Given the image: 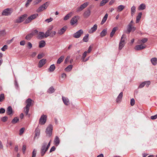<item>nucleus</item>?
Listing matches in <instances>:
<instances>
[{
	"label": "nucleus",
	"mask_w": 157,
	"mask_h": 157,
	"mask_svg": "<svg viewBox=\"0 0 157 157\" xmlns=\"http://www.w3.org/2000/svg\"><path fill=\"white\" fill-rule=\"evenodd\" d=\"M36 151L34 149L32 152V157H35L36 155Z\"/></svg>",
	"instance_id": "nucleus-56"
},
{
	"label": "nucleus",
	"mask_w": 157,
	"mask_h": 157,
	"mask_svg": "<svg viewBox=\"0 0 157 157\" xmlns=\"http://www.w3.org/2000/svg\"><path fill=\"white\" fill-rule=\"evenodd\" d=\"M72 65H69L65 69V70L67 71H69L72 69Z\"/></svg>",
	"instance_id": "nucleus-37"
},
{
	"label": "nucleus",
	"mask_w": 157,
	"mask_h": 157,
	"mask_svg": "<svg viewBox=\"0 0 157 157\" xmlns=\"http://www.w3.org/2000/svg\"><path fill=\"white\" fill-rule=\"evenodd\" d=\"M147 40L148 39L147 38H145L142 39L141 40H139L138 43L141 44V43H146L147 41Z\"/></svg>",
	"instance_id": "nucleus-34"
},
{
	"label": "nucleus",
	"mask_w": 157,
	"mask_h": 157,
	"mask_svg": "<svg viewBox=\"0 0 157 157\" xmlns=\"http://www.w3.org/2000/svg\"><path fill=\"white\" fill-rule=\"evenodd\" d=\"M107 33V30L104 29L100 33V36L101 37L105 36Z\"/></svg>",
	"instance_id": "nucleus-24"
},
{
	"label": "nucleus",
	"mask_w": 157,
	"mask_h": 157,
	"mask_svg": "<svg viewBox=\"0 0 157 157\" xmlns=\"http://www.w3.org/2000/svg\"><path fill=\"white\" fill-rule=\"evenodd\" d=\"M89 2H86L82 4L80 6L77 8V12H79L82 10H83L84 8L86 7L87 6L89 5Z\"/></svg>",
	"instance_id": "nucleus-6"
},
{
	"label": "nucleus",
	"mask_w": 157,
	"mask_h": 157,
	"mask_svg": "<svg viewBox=\"0 0 157 157\" xmlns=\"http://www.w3.org/2000/svg\"><path fill=\"white\" fill-rule=\"evenodd\" d=\"M83 33V30L82 29H80L74 33L73 36L75 38H78Z\"/></svg>",
	"instance_id": "nucleus-10"
},
{
	"label": "nucleus",
	"mask_w": 157,
	"mask_h": 157,
	"mask_svg": "<svg viewBox=\"0 0 157 157\" xmlns=\"http://www.w3.org/2000/svg\"><path fill=\"white\" fill-rule=\"evenodd\" d=\"M46 44L45 42L43 40H41L39 43V47L40 48H43L44 47Z\"/></svg>",
	"instance_id": "nucleus-22"
},
{
	"label": "nucleus",
	"mask_w": 157,
	"mask_h": 157,
	"mask_svg": "<svg viewBox=\"0 0 157 157\" xmlns=\"http://www.w3.org/2000/svg\"><path fill=\"white\" fill-rule=\"evenodd\" d=\"M8 46L7 45H4L3 47L1 48V50L3 51H5V50L7 49Z\"/></svg>",
	"instance_id": "nucleus-55"
},
{
	"label": "nucleus",
	"mask_w": 157,
	"mask_h": 157,
	"mask_svg": "<svg viewBox=\"0 0 157 157\" xmlns=\"http://www.w3.org/2000/svg\"><path fill=\"white\" fill-rule=\"evenodd\" d=\"M13 11V9L11 8H7L4 10L2 13V15L4 16H8L10 15Z\"/></svg>",
	"instance_id": "nucleus-4"
},
{
	"label": "nucleus",
	"mask_w": 157,
	"mask_h": 157,
	"mask_svg": "<svg viewBox=\"0 0 157 157\" xmlns=\"http://www.w3.org/2000/svg\"><path fill=\"white\" fill-rule=\"evenodd\" d=\"M38 16V13H35L31 15L25 20V24H28L32 20L36 18Z\"/></svg>",
	"instance_id": "nucleus-3"
},
{
	"label": "nucleus",
	"mask_w": 157,
	"mask_h": 157,
	"mask_svg": "<svg viewBox=\"0 0 157 157\" xmlns=\"http://www.w3.org/2000/svg\"><path fill=\"white\" fill-rule=\"evenodd\" d=\"M123 92H121L119 95L118 96L117 99H116V101L117 103L119 102L120 100L123 97Z\"/></svg>",
	"instance_id": "nucleus-23"
},
{
	"label": "nucleus",
	"mask_w": 157,
	"mask_h": 157,
	"mask_svg": "<svg viewBox=\"0 0 157 157\" xmlns=\"http://www.w3.org/2000/svg\"><path fill=\"white\" fill-rule=\"evenodd\" d=\"M56 150V148L55 146H53L52 147L50 150V152L51 153L53 151H54Z\"/></svg>",
	"instance_id": "nucleus-63"
},
{
	"label": "nucleus",
	"mask_w": 157,
	"mask_h": 157,
	"mask_svg": "<svg viewBox=\"0 0 157 157\" xmlns=\"http://www.w3.org/2000/svg\"><path fill=\"white\" fill-rule=\"evenodd\" d=\"M145 85V83L144 82H143L141 83L139 85V88H142Z\"/></svg>",
	"instance_id": "nucleus-58"
},
{
	"label": "nucleus",
	"mask_w": 157,
	"mask_h": 157,
	"mask_svg": "<svg viewBox=\"0 0 157 157\" xmlns=\"http://www.w3.org/2000/svg\"><path fill=\"white\" fill-rule=\"evenodd\" d=\"M136 8L134 6H133L131 8V13L132 15V14L134 13L136 11Z\"/></svg>",
	"instance_id": "nucleus-43"
},
{
	"label": "nucleus",
	"mask_w": 157,
	"mask_h": 157,
	"mask_svg": "<svg viewBox=\"0 0 157 157\" xmlns=\"http://www.w3.org/2000/svg\"><path fill=\"white\" fill-rule=\"evenodd\" d=\"M132 25L128 24L127 26V33L129 34L132 31Z\"/></svg>",
	"instance_id": "nucleus-20"
},
{
	"label": "nucleus",
	"mask_w": 157,
	"mask_h": 157,
	"mask_svg": "<svg viewBox=\"0 0 157 157\" xmlns=\"http://www.w3.org/2000/svg\"><path fill=\"white\" fill-rule=\"evenodd\" d=\"M157 118V114L154 116H152L151 117V119L152 120L155 119Z\"/></svg>",
	"instance_id": "nucleus-61"
},
{
	"label": "nucleus",
	"mask_w": 157,
	"mask_h": 157,
	"mask_svg": "<svg viewBox=\"0 0 157 157\" xmlns=\"http://www.w3.org/2000/svg\"><path fill=\"white\" fill-rule=\"evenodd\" d=\"M5 99L4 94H2L0 95V101L2 102Z\"/></svg>",
	"instance_id": "nucleus-45"
},
{
	"label": "nucleus",
	"mask_w": 157,
	"mask_h": 157,
	"mask_svg": "<svg viewBox=\"0 0 157 157\" xmlns=\"http://www.w3.org/2000/svg\"><path fill=\"white\" fill-rule=\"evenodd\" d=\"M13 112V111L11 107V106L8 107L6 109V113L8 115H10V116H12V115Z\"/></svg>",
	"instance_id": "nucleus-16"
},
{
	"label": "nucleus",
	"mask_w": 157,
	"mask_h": 157,
	"mask_svg": "<svg viewBox=\"0 0 157 157\" xmlns=\"http://www.w3.org/2000/svg\"><path fill=\"white\" fill-rule=\"evenodd\" d=\"M55 69V65L53 64L50 66V67L48 69L49 71L50 72L53 71Z\"/></svg>",
	"instance_id": "nucleus-33"
},
{
	"label": "nucleus",
	"mask_w": 157,
	"mask_h": 157,
	"mask_svg": "<svg viewBox=\"0 0 157 157\" xmlns=\"http://www.w3.org/2000/svg\"><path fill=\"white\" fill-rule=\"evenodd\" d=\"M146 47V45H143L142 44H141L136 46L135 49L136 50H140L145 48Z\"/></svg>",
	"instance_id": "nucleus-15"
},
{
	"label": "nucleus",
	"mask_w": 157,
	"mask_h": 157,
	"mask_svg": "<svg viewBox=\"0 0 157 157\" xmlns=\"http://www.w3.org/2000/svg\"><path fill=\"white\" fill-rule=\"evenodd\" d=\"M38 33V31L36 29H35L30 33L33 36L36 34Z\"/></svg>",
	"instance_id": "nucleus-44"
},
{
	"label": "nucleus",
	"mask_w": 157,
	"mask_h": 157,
	"mask_svg": "<svg viewBox=\"0 0 157 157\" xmlns=\"http://www.w3.org/2000/svg\"><path fill=\"white\" fill-rule=\"evenodd\" d=\"M71 16V13H69L67 14L64 18V20H67Z\"/></svg>",
	"instance_id": "nucleus-35"
},
{
	"label": "nucleus",
	"mask_w": 157,
	"mask_h": 157,
	"mask_svg": "<svg viewBox=\"0 0 157 157\" xmlns=\"http://www.w3.org/2000/svg\"><path fill=\"white\" fill-rule=\"evenodd\" d=\"M25 130V128H21L20 130L19 134L20 135H21L22 134H23Z\"/></svg>",
	"instance_id": "nucleus-52"
},
{
	"label": "nucleus",
	"mask_w": 157,
	"mask_h": 157,
	"mask_svg": "<svg viewBox=\"0 0 157 157\" xmlns=\"http://www.w3.org/2000/svg\"><path fill=\"white\" fill-rule=\"evenodd\" d=\"M64 56H62L58 59L57 61V64H60L63 60L64 59Z\"/></svg>",
	"instance_id": "nucleus-28"
},
{
	"label": "nucleus",
	"mask_w": 157,
	"mask_h": 157,
	"mask_svg": "<svg viewBox=\"0 0 157 157\" xmlns=\"http://www.w3.org/2000/svg\"><path fill=\"white\" fill-rule=\"evenodd\" d=\"M151 61L153 65H155L157 64V59L156 58H152L151 59Z\"/></svg>",
	"instance_id": "nucleus-26"
},
{
	"label": "nucleus",
	"mask_w": 157,
	"mask_h": 157,
	"mask_svg": "<svg viewBox=\"0 0 157 157\" xmlns=\"http://www.w3.org/2000/svg\"><path fill=\"white\" fill-rule=\"evenodd\" d=\"M47 3L48 2H46L40 6L36 10V12L39 13L41 12L46 9L48 6Z\"/></svg>",
	"instance_id": "nucleus-7"
},
{
	"label": "nucleus",
	"mask_w": 157,
	"mask_h": 157,
	"mask_svg": "<svg viewBox=\"0 0 157 157\" xmlns=\"http://www.w3.org/2000/svg\"><path fill=\"white\" fill-rule=\"evenodd\" d=\"M94 7V6L93 5H90L87 9L89 10L90 11Z\"/></svg>",
	"instance_id": "nucleus-64"
},
{
	"label": "nucleus",
	"mask_w": 157,
	"mask_h": 157,
	"mask_svg": "<svg viewBox=\"0 0 157 157\" xmlns=\"http://www.w3.org/2000/svg\"><path fill=\"white\" fill-rule=\"evenodd\" d=\"M89 36V34H87L84 36L83 39V40L84 42H86L88 41Z\"/></svg>",
	"instance_id": "nucleus-36"
},
{
	"label": "nucleus",
	"mask_w": 157,
	"mask_h": 157,
	"mask_svg": "<svg viewBox=\"0 0 157 157\" xmlns=\"http://www.w3.org/2000/svg\"><path fill=\"white\" fill-rule=\"evenodd\" d=\"M5 112V109L3 108H1L0 109V113H3Z\"/></svg>",
	"instance_id": "nucleus-59"
},
{
	"label": "nucleus",
	"mask_w": 157,
	"mask_h": 157,
	"mask_svg": "<svg viewBox=\"0 0 157 157\" xmlns=\"http://www.w3.org/2000/svg\"><path fill=\"white\" fill-rule=\"evenodd\" d=\"M117 27H115L113 28V30L110 34V36L111 37H113L117 29Z\"/></svg>",
	"instance_id": "nucleus-25"
},
{
	"label": "nucleus",
	"mask_w": 157,
	"mask_h": 157,
	"mask_svg": "<svg viewBox=\"0 0 157 157\" xmlns=\"http://www.w3.org/2000/svg\"><path fill=\"white\" fill-rule=\"evenodd\" d=\"M125 35L124 34H123L122 35V37L121 38V40H120V42H121V43H124L125 44Z\"/></svg>",
	"instance_id": "nucleus-40"
},
{
	"label": "nucleus",
	"mask_w": 157,
	"mask_h": 157,
	"mask_svg": "<svg viewBox=\"0 0 157 157\" xmlns=\"http://www.w3.org/2000/svg\"><path fill=\"white\" fill-rule=\"evenodd\" d=\"M97 24H95L94 26L90 29L88 31V32L90 33H92L96 31L97 29Z\"/></svg>",
	"instance_id": "nucleus-17"
},
{
	"label": "nucleus",
	"mask_w": 157,
	"mask_h": 157,
	"mask_svg": "<svg viewBox=\"0 0 157 157\" xmlns=\"http://www.w3.org/2000/svg\"><path fill=\"white\" fill-rule=\"evenodd\" d=\"M124 6L123 5H120L118 7L117 10L118 11H121L122 10L124 9Z\"/></svg>",
	"instance_id": "nucleus-39"
},
{
	"label": "nucleus",
	"mask_w": 157,
	"mask_h": 157,
	"mask_svg": "<svg viewBox=\"0 0 157 157\" xmlns=\"http://www.w3.org/2000/svg\"><path fill=\"white\" fill-rule=\"evenodd\" d=\"M90 14L91 11L86 9L83 13V16L85 18H88L90 16Z\"/></svg>",
	"instance_id": "nucleus-12"
},
{
	"label": "nucleus",
	"mask_w": 157,
	"mask_h": 157,
	"mask_svg": "<svg viewBox=\"0 0 157 157\" xmlns=\"http://www.w3.org/2000/svg\"><path fill=\"white\" fill-rule=\"evenodd\" d=\"M108 17V14L107 13H106L104 17H103L102 20L101 22V25L103 24L106 21L107 18Z\"/></svg>",
	"instance_id": "nucleus-21"
},
{
	"label": "nucleus",
	"mask_w": 157,
	"mask_h": 157,
	"mask_svg": "<svg viewBox=\"0 0 157 157\" xmlns=\"http://www.w3.org/2000/svg\"><path fill=\"white\" fill-rule=\"evenodd\" d=\"M62 98L64 104L67 105H68L69 102V99L63 96L62 97Z\"/></svg>",
	"instance_id": "nucleus-19"
},
{
	"label": "nucleus",
	"mask_w": 157,
	"mask_h": 157,
	"mask_svg": "<svg viewBox=\"0 0 157 157\" xmlns=\"http://www.w3.org/2000/svg\"><path fill=\"white\" fill-rule=\"evenodd\" d=\"M26 149V146L25 145H24L23 146L22 148V150L23 153H25V151Z\"/></svg>",
	"instance_id": "nucleus-60"
},
{
	"label": "nucleus",
	"mask_w": 157,
	"mask_h": 157,
	"mask_svg": "<svg viewBox=\"0 0 157 157\" xmlns=\"http://www.w3.org/2000/svg\"><path fill=\"white\" fill-rule=\"evenodd\" d=\"M32 101V100L30 98H28L25 101V102L27 104L25 107L24 108V109H25V112L26 115L28 114L30 107L31 105Z\"/></svg>",
	"instance_id": "nucleus-1"
},
{
	"label": "nucleus",
	"mask_w": 157,
	"mask_h": 157,
	"mask_svg": "<svg viewBox=\"0 0 157 157\" xmlns=\"http://www.w3.org/2000/svg\"><path fill=\"white\" fill-rule=\"evenodd\" d=\"M27 14H24L20 16L18 19L16 20V21L18 23H20L23 21L27 17Z\"/></svg>",
	"instance_id": "nucleus-11"
},
{
	"label": "nucleus",
	"mask_w": 157,
	"mask_h": 157,
	"mask_svg": "<svg viewBox=\"0 0 157 157\" xmlns=\"http://www.w3.org/2000/svg\"><path fill=\"white\" fill-rule=\"evenodd\" d=\"M47 143L46 142H44L42 144L41 147L40 149V154L42 156H43L46 152L48 151V149L46 147Z\"/></svg>",
	"instance_id": "nucleus-2"
},
{
	"label": "nucleus",
	"mask_w": 157,
	"mask_h": 157,
	"mask_svg": "<svg viewBox=\"0 0 157 157\" xmlns=\"http://www.w3.org/2000/svg\"><path fill=\"white\" fill-rule=\"evenodd\" d=\"M46 59H41L39 61L38 64V67L40 68L43 67L44 66V64L46 63Z\"/></svg>",
	"instance_id": "nucleus-14"
},
{
	"label": "nucleus",
	"mask_w": 157,
	"mask_h": 157,
	"mask_svg": "<svg viewBox=\"0 0 157 157\" xmlns=\"http://www.w3.org/2000/svg\"><path fill=\"white\" fill-rule=\"evenodd\" d=\"M67 28L66 26H65L58 31V33L61 35L64 33Z\"/></svg>",
	"instance_id": "nucleus-13"
},
{
	"label": "nucleus",
	"mask_w": 157,
	"mask_h": 157,
	"mask_svg": "<svg viewBox=\"0 0 157 157\" xmlns=\"http://www.w3.org/2000/svg\"><path fill=\"white\" fill-rule=\"evenodd\" d=\"M45 37V34L42 32H40L38 34V37L39 38L41 39L44 37Z\"/></svg>",
	"instance_id": "nucleus-32"
},
{
	"label": "nucleus",
	"mask_w": 157,
	"mask_h": 157,
	"mask_svg": "<svg viewBox=\"0 0 157 157\" xmlns=\"http://www.w3.org/2000/svg\"><path fill=\"white\" fill-rule=\"evenodd\" d=\"M52 126L49 124L46 129L45 132L46 134L50 136L52 135Z\"/></svg>",
	"instance_id": "nucleus-5"
},
{
	"label": "nucleus",
	"mask_w": 157,
	"mask_h": 157,
	"mask_svg": "<svg viewBox=\"0 0 157 157\" xmlns=\"http://www.w3.org/2000/svg\"><path fill=\"white\" fill-rule=\"evenodd\" d=\"M15 86L16 88L18 89L19 88V86L16 80L15 81Z\"/></svg>",
	"instance_id": "nucleus-62"
},
{
	"label": "nucleus",
	"mask_w": 157,
	"mask_h": 157,
	"mask_svg": "<svg viewBox=\"0 0 157 157\" xmlns=\"http://www.w3.org/2000/svg\"><path fill=\"white\" fill-rule=\"evenodd\" d=\"M80 18V17L78 16H75L73 17L71 19L70 21V24L72 25L76 23L78 21V20Z\"/></svg>",
	"instance_id": "nucleus-9"
},
{
	"label": "nucleus",
	"mask_w": 157,
	"mask_h": 157,
	"mask_svg": "<svg viewBox=\"0 0 157 157\" xmlns=\"http://www.w3.org/2000/svg\"><path fill=\"white\" fill-rule=\"evenodd\" d=\"M6 34V32L5 30H2L0 31V35L1 36H4Z\"/></svg>",
	"instance_id": "nucleus-48"
},
{
	"label": "nucleus",
	"mask_w": 157,
	"mask_h": 157,
	"mask_svg": "<svg viewBox=\"0 0 157 157\" xmlns=\"http://www.w3.org/2000/svg\"><path fill=\"white\" fill-rule=\"evenodd\" d=\"M142 15V13L140 12L138 13V15L136 17V23H138Z\"/></svg>",
	"instance_id": "nucleus-29"
},
{
	"label": "nucleus",
	"mask_w": 157,
	"mask_h": 157,
	"mask_svg": "<svg viewBox=\"0 0 157 157\" xmlns=\"http://www.w3.org/2000/svg\"><path fill=\"white\" fill-rule=\"evenodd\" d=\"M124 43L120 42L119 44V49L121 50L124 45Z\"/></svg>",
	"instance_id": "nucleus-42"
},
{
	"label": "nucleus",
	"mask_w": 157,
	"mask_h": 157,
	"mask_svg": "<svg viewBox=\"0 0 157 157\" xmlns=\"http://www.w3.org/2000/svg\"><path fill=\"white\" fill-rule=\"evenodd\" d=\"M47 116L44 114L42 115L39 119V123L41 125L44 124L46 122Z\"/></svg>",
	"instance_id": "nucleus-8"
},
{
	"label": "nucleus",
	"mask_w": 157,
	"mask_h": 157,
	"mask_svg": "<svg viewBox=\"0 0 157 157\" xmlns=\"http://www.w3.org/2000/svg\"><path fill=\"white\" fill-rule=\"evenodd\" d=\"M33 37V36L31 35L30 33L28 34L25 37V39L28 40H30Z\"/></svg>",
	"instance_id": "nucleus-41"
},
{
	"label": "nucleus",
	"mask_w": 157,
	"mask_h": 157,
	"mask_svg": "<svg viewBox=\"0 0 157 157\" xmlns=\"http://www.w3.org/2000/svg\"><path fill=\"white\" fill-rule=\"evenodd\" d=\"M41 0H35L33 2V3L34 5L38 4L39 3L41 2Z\"/></svg>",
	"instance_id": "nucleus-57"
},
{
	"label": "nucleus",
	"mask_w": 157,
	"mask_h": 157,
	"mask_svg": "<svg viewBox=\"0 0 157 157\" xmlns=\"http://www.w3.org/2000/svg\"><path fill=\"white\" fill-rule=\"evenodd\" d=\"M40 129L37 128L35 130V137L36 136H39L40 135Z\"/></svg>",
	"instance_id": "nucleus-30"
},
{
	"label": "nucleus",
	"mask_w": 157,
	"mask_h": 157,
	"mask_svg": "<svg viewBox=\"0 0 157 157\" xmlns=\"http://www.w3.org/2000/svg\"><path fill=\"white\" fill-rule=\"evenodd\" d=\"M53 20V19L52 18L50 17L49 18L47 19H46L45 21V22H47L48 23H49L51 21H52Z\"/></svg>",
	"instance_id": "nucleus-49"
},
{
	"label": "nucleus",
	"mask_w": 157,
	"mask_h": 157,
	"mask_svg": "<svg viewBox=\"0 0 157 157\" xmlns=\"http://www.w3.org/2000/svg\"><path fill=\"white\" fill-rule=\"evenodd\" d=\"M55 91V90L54 88L52 87H50L48 90V92L49 93L52 94Z\"/></svg>",
	"instance_id": "nucleus-38"
},
{
	"label": "nucleus",
	"mask_w": 157,
	"mask_h": 157,
	"mask_svg": "<svg viewBox=\"0 0 157 157\" xmlns=\"http://www.w3.org/2000/svg\"><path fill=\"white\" fill-rule=\"evenodd\" d=\"M144 82L145 83L146 86L147 87H148L151 84V82L149 81H144Z\"/></svg>",
	"instance_id": "nucleus-51"
},
{
	"label": "nucleus",
	"mask_w": 157,
	"mask_h": 157,
	"mask_svg": "<svg viewBox=\"0 0 157 157\" xmlns=\"http://www.w3.org/2000/svg\"><path fill=\"white\" fill-rule=\"evenodd\" d=\"M51 32H49V31H47L45 34V37H47L48 36H51Z\"/></svg>",
	"instance_id": "nucleus-47"
},
{
	"label": "nucleus",
	"mask_w": 157,
	"mask_h": 157,
	"mask_svg": "<svg viewBox=\"0 0 157 157\" xmlns=\"http://www.w3.org/2000/svg\"><path fill=\"white\" fill-rule=\"evenodd\" d=\"M60 140L59 137L57 136H56L54 141V144L56 146H58L60 143Z\"/></svg>",
	"instance_id": "nucleus-18"
},
{
	"label": "nucleus",
	"mask_w": 157,
	"mask_h": 157,
	"mask_svg": "<svg viewBox=\"0 0 157 157\" xmlns=\"http://www.w3.org/2000/svg\"><path fill=\"white\" fill-rule=\"evenodd\" d=\"M135 104V100L132 98L131 100L130 104L131 106H133Z\"/></svg>",
	"instance_id": "nucleus-54"
},
{
	"label": "nucleus",
	"mask_w": 157,
	"mask_h": 157,
	"mask_svg": "<svg viewBox=\"0 0 157 157\" xmlns=\"http://www.w3.org/2000/svg\"><path fill=\"white\" fill-rule=\"evenodd\" d=\"M87 52L85 51L83 53L82 55V59H85V58L86 57L87 55Z\"/></svg>",
	"instance_id": "nucleus-50"
},
{
	"label": "nucleus",
	"mask_w": 157,
	"mask_h": 157,
	"mask_svg": "<svg viewBox=\"0 0 157 157\" xmlns=\"http://www.w3.org/2000/svg\"><path fill=\"white\" fill-rule=\"evenodd\" d=\"M8 119V117L6 116H5L2 117V121L5 122Z\"/></svg>",
	"instance_id": "nucleus-53"
},
{
	"label": "nucleus",
	"mask_w": 157,
	"mask_h": 157,
	"mask_svg": "<svg viewBox=\"0 0 157 157\" xmlns=\"http://www.w3.org/2000/svg\"><path fill=\"white\" fill-rule=\"evenodd\" d=\"M146 7V6L145 4L142 3L140 4L139 6L138 9L141 10H144L145 9Z\"/></svg>",
	"instance_id": "nucleus-27"
},
{
	"label": "nucleus",
	"mask_w": 157,
	"mask_h": 157,
	"mask_svg": "<svg viewBox=\"0 0 157 157\" xmlns=\"http://www.w3.org/2000/svg\"><path fill=\"white\" fill-rule=\"evenodd\" d=\"M32 0H27L25 4V6L26 7H28L29 4L32 2Z\"/></svg>",
	"instance_id": "nucleus-46"
},
{
	"label": "nucleus",
	"mask_w": 157,
	"mask_h": 157,
	"mask_svg": "<svg viewBox=\"0 0 157 157\" xmlns=\"http://www.w3.org/2000/svg\"><path fill=\"white\" fill-rule=\"evenodd\" d=\"M19 121V118L17 117H15L11 121V123L13 124L16 123Z\"/></svg>",
	"instance_id": "nucleus-31"
}]
</instances>
